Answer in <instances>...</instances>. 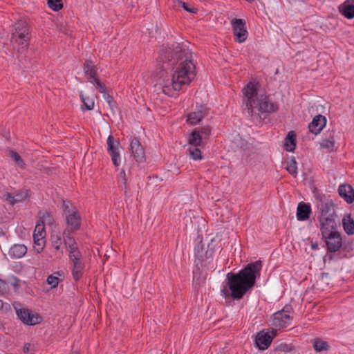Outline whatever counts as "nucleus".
I'll use <instances>...</instances> for the list:
<instances>
[{
	"mask_svg": "<svg viewBox=\"0 0 354 354\" xmlns=\"http://www.w3.org/2000/svg\"><path fill=\"white\" fill-rule=\"evenodd\" d=\"M156 73L162 91L169 96L189 84L195 77L192 54L178 43L162 46L157 59Z\"/></svg>",
	"mask_w": 354,
	"mask_h": 354,
	"instance_id": "obj_1",
	"label": "nucleus"
},
{
	"mask_svg": "<svg viewBox=\"0 0 354 354\" xmlns=\"http://www.w3.org/2000/svg\"><path fill=\"white\" fill-rule=\"evenodd\" d=\"M262 268L261 261L248 263L238 273L229 272L227 274L226 286L221 290L222 294L227 297L229 295L227 287L231 291V297L234 299L243 298L244 295L255 284L256 279L260 276Z\"/></svg>",
	"mask_w": 354,
	"mask_h": 354,
	"instance_id": "obj_2",
	"label": "nucleus"
},
{
	"mask_svg": "<svg viewBox=\"0 0 354 354\" xmlns=\"http://www.w3.org/2000/svg\"><path fill=\"white\" fill-rule=\"evenodd\" d=\"M257 88V84L252 82H248L243 87L242 106L243 111L252 120L261 121V113L274 112L278 109V106L270 102L266 95L259 94Z\"/></svg>",
	"mask_w": 354,
	"mask_h": 354,
	"instance_id": "obj_3",
	"label": "nucleus"
},
{
	"mask_svg": "<svg viewBox=\"0 0 354 354\" xmlns=\"http://www.w3.org/2000/svg\"><path fill=\"white\" fill-rule=\"evenodd\" d=\"M29 27L24 21H19L14 25L10 42L15 48L24 50L27 48L30 41Z\"/></svg>",
	"mask_w": 354,
	"mask_h": 354,
	"instance_id": "obj_4",
	"label": "nucleus"
},
{
	"mask_svg": "<svg viewBox=\"0 0 354 354\" xmlns=\"http://www.w3.org/2000/svg\"><path fill=\"white\" fill-rule=\"evenodd\" d=\"M211 133V128L204 126L201 128H195L187 138V142L190 146L202 147L205 144Z\"/></svg>",
	"mask_w": 354,
	"mask_h": 354,
	"instance_id": "obj_5",
	"label": "nucleus"
},
{
	"mask_svg": "<svg viewBox=\"0 0 354 354\" xmlns=\"http://www.w3.org/2000/svg\"><path fill=\"white\" fill-rule=\"evenodd\" d=\"M325 240L327 252L333 253L339 251L342 246V238L339 232H333L322 236Z\"/></svg>",
	"mask_w": 354,
	"mask_h": 354,
	"instance_id": "obj_6",
	"label": "nucleus"
},
{
	"mask_svg": "<svg viewBox=\"0 0 354 354\" xmlns=\"http://www.w3.org/2000/svg\"><path fill=\"white\" fill-rule=\"evenodd\" d=\"M234 35L239 43L245 41L248 37V31L245 28V21L241 19H233L231 21Z\"/></svg>",
	"mask_w": 354,
	"mask_h": 354,
	"instance_id": "obj_7",
	"label": "nucleus"
},
{
	"mask_svg": "<svg viewBox=\"0 0 354 354\" xmlns=\"http://www.w3.org/2000/svg\"><path fill=\"white\" fill-rule=\"evenodd\" d=\"M16 313L19 319L27 325H35L41 321V317L37 314H34L30 310L24 308H17Z\"/></svg>",
	"mask_w": 354,
	"mask_h": 354,
	"instance_id": "obj_8",
	"label": "nucleus"
},
{
	"mask_svg": "<svg viewBox=\"0 0 354 354\" xmlns=\"http://www.w3.org/2000/svg\"><path fill=\"white\" fill-rule=\"evenodd\" d=\"M120 142L115 140L112 135L107 138V151L111 157L113 164L118 167L120 164V154L119 152Z\"/></svg>",
	"mask_w": 354,
	"mask_h": 354,
	"instance_id": "obj_9",
	"label": "nucleus"
},
{
	"mask_svg": "<svg viewBox=\"0 0 354 354\" xmlns=\"http://www.w3.org/2000/svg\"><path fill=\"white\" fill-rule=\"evenodd\" d=\"M130 149L134 159L138 162H144L145 160V153L143 147L137 138L131 140Z\"/></svg>",
	"mask_w": 354,
	"mask_h": 354,
	"instance_id": "obj_10",
	"label": "nucleus"
},
{
	"mask_svg": "<svg viewBox=\"0 0 354 354\" xmlns=\"http://www.w3.org/2000/svg\"><path fill=\"white\" fill-rule=\"evenodd\" d=\"M207 115V108L204 106H200L196 111L191 112L187 115V122L192 125H195L200 122Z\"/></svg>",
	"mask_w": 354,
	"mask_h": 354,
	"instance_id": "obj_11",
	"label": "nucleus"
},
{
	"mask_svg": "<svg viewBox=\"0 0 354 354\" xmlns=\"http://www.w3.org/2000/svg\"><path fill=\"white\" fill-rule=\"evenodd\" d=\"M83 70L85 76L91 83L98 79L97 68L91 59H86L83 64Z\"/></svg>",
	"mask_w": 354,
	"mask_h": 354,
	"instance_id": "obj_12",
	"label": "nucleus"
},
{
	"mask_svg": "<svg viewBox=\"0 0 354 354\" xmlns=\"http://www.w3.org/2000/svg\"><path fill=\"white\" fill-rule=\"evenodd\" d=\"M319 222L322 236H326L330 232H337V223L334 218H319Z\"/></svg>",
	"mask_w": 354,
	"mask_h": 354,
	"instance_id": "obj_13",
	"label": "nucleus"
},
{
	"mask_svg": "<svg viewBox=\"0 0 354 354\" xmlns=\"http://www.w3.org/2000/svg\"><path fill=\"white\" fill-rule=\"evenodd\" d=\"M326 124V118L322 115H317L313 119L312 122L308 124L309 131L317 135L320 133Z\"/></svg>",
	"mask_w": 354,
	"mask_h": 354,
	"instance_id": "obj_14",
	"label": "nucleus"
},
{
	"mask_svg": "<svg viewBox=\"0 0 354 354\" xmlns=\"http://www.w3.org/2000/svg\"><path fill=\"white\" fill-rule=\"evenodd\" d=\"M273 337L268 333L261 331L257 333L255 344L260 350H265L268 348L272 341Z\"/></svg>",
	"mask_w": 354,
	"mask_h": 354,
	"instance_id": "obj_15",
	"label": "nucleus"
},
{
	"mask_svg": "<svg viewBox=\"0 0 354 354\" xmlns=\"http://www.w3.org/2000/svg\"><path fill=\"white\" fill-rule=\"evenodd\" d=\"M339 195L348 203L351 204L354 201V189L349 184H343L338 188Z\"/></svg>",
	"mask_w": 354,
	"mask_h": 354,
	"instance_id": "obj_16",
	"label": "nucleus"
},
{
	"mask_svg": "<svg viewBox=\"0 0 354 354\" xmlns=\"http://www.w3.org/2000/svg\"><path fill=\"white\" fill-rule=\"evenodd\" d=\"M67 227L72 230H77L80 227L81 217L77 210H73L72 213L66 216Z\"/></svg>",
	"mask_w": 354,
	"mask_h": 354,
	"instance_id": "obj_17",
	"label": "nucleus"
},
{
	"mask_svg": "<svg viewBox=\"0 0 354 354\" xmlns=\"http://www.w3.org/2000/svg\"><path fill=\"white\" fill-rule=\"evenodd\" d=\"M311 213V207L309 203L300 202L297 208V218L298 221H306Z\"/></svg>",
	"mask_w": 354,
	"mask_h": 354,
	"instance_id": "obj_18",
	"label": "nucleus"
},
{
	"mask_svg": "<svg viewBox=\"0 0 354 354\" xmlns=\"http://www.w3.org/2000/svg\"><path fill=\"white\" fill-rule=\"evenodd\" d=\"M320 216L319 218H334L335 211L332 203H322L319 206Z\"/></svg>",
	"mask_w": 354,
	"mask_h": 354,
	"instance_id": "obj_19",
	"label": "nucleus"
},
{
	"mask_svg": "<svg viewBox=\"0 0 354 354\" xmlns=\"http://www.w3.org/2000/svg\"><path fill=\"white\" fill-rule=\"evenodd\" d=\"M73 268L71 270L72 275L75 281H79L84 274V263L82 261H72Z\"/></svg>",
	"mask_w": 354,
	"mask_h": 354,
	"instance_id": "obj_20",
	"label": "nucleus"
},
{
	"mask_svg": "<svg viewBox=\"0 0 354 354\" xmlns=\"http://www.w3.org/2000/svg\"><path fill=\"white\" fill-rule=\"evenodd\" d=\"M342 226L348 235L354 234V218L351 214H346L342 218Z\"/></svg>",
	"mask_w": 354,
	"mask_h": 354,
	"instance_id": "obj_21",
	"label": "nucleus"
},
{
	"mask_svg": "<svg viewBox=\"0 0 354 354\" xmlns=\"http://www.w3.org/2000/svg\"><path fill=\"white\" fill-rule=\"evenodd\" d=\"M26 252L27 248L23 244H15L12 245L9 250L10 256L16 259L23 257Z\"/></svg>",
	"mask_w": 354,
	"mask_h": 354,
	"instance_id": "obj_22",
	"label": "nucleus"
},
{
	"mask_svg": "<svg viewBox=\"0 0 354 354\" xmlns=\"http://www.w3.org/2000/svg\"><path fill=\"white\" fill-rule=\"evenodd\" d=\"M335 142V131L333 130L322 140L320 142V146L322 149H326L330 151L333 149Z\"/></svg>",
	"mask_w": 354,
	"mask_h": 354,
	"instance_id": "obj_23",
	"label": "nucleus"
},
{
	"mask_svg": "<svg viewBox=\"0 0 354 354\" xmlns=\"http://www.w3.org/2000/svg\"><path fill=\"white\" fill-rule=\"evenodd\" d=\"M284 146L288 151H293L296 147V133L293 131L288 132L285 138Z\"/></svg>",
	"mask_w": 354,
	"mask_h": 354,
	"instance_id": "obj_24",
	"label": "nucleus"
},
{
	"mask_svg": "<svg viewBox=\"0 0 354 354\" xmlns=\"http://www.w3.org/2000/svg\"><path fill=\"white\" fill-rule=\"evenodd\" d=\"M274 316V324L280 327H286L288 324V321L291 319L289 315L279 311L275 313Z\"/></svg>",
	"mask_w": 354,
	"mask_h": 354,
	"instance_id": "obj_25",
	"label": "nucleus"
},
{
	"mask_svg": "<svg viewBox=\"0 0 354 354\" xmlns=\"http://www.w3.org/2000/svg\"><path fill=\"white\" fill-rule=\"evenodd\" d=\"M62 239L59 234H53L51 236V245L58 252L59 257L64 254L62 248Z\"/></svg>",
	"mask_w": 354,
	"mask_h": 354,
	"instance_id": "obj_26",
	"label": "nucleus"
},
{
	"mask_svg": "<svg viewBox=\"0 0 354 354\" xmlns=\"http://www.w3.org/2000/svg\"><path fill=\"white\" fill-rule=\"evenodd\" d=\"M340 12L347 19H353L354 17V4H343L339 7Z\"/></svg>",
	"mask_w": 354,
	"mask_h": 354,
	"instance_id": "obj_27",
	"label": "nucleus"
},
{
	"mask_svg": "<svg viewBox=\"0 0 354 354\" xmlns=\"http://www.w3.org/2000/svg\"><path fill=\"white\" fill-rule=\"evenodd\" d=\"M313 347L317 352L328 351L330 348L328 343L320 339H315L313 341Z\"/></svg>",
	"mask_w": 354,
	"mask_h": 354,
	"instance_id": "obj_28",
	"label": "nucleus"
},
{
	"mask_svg": "<svg viewBox=\"0 0 354 354\" xmlns=\"http://www.w3.org/2000/svg\"><path fill=\"white\" fill-rule=\"evenodd\" d=\"M39 215L40 220L39 222L41 224H43L44 225L46 224L48 225H52L53 224L54 218L50 213L48 212H40Z\"/></svg>",
	"mask_w": 354,
	"mask_h": 354,
	"instance_id": "obj_29",
	"label": "nucleus"
},
{
	"mask_svg": "<svg viewBox=\"0 0 354 354\" xmlns=\"http://www.w3.org/2000/svg\"><path fill=\"white\" fill-rule=\"evenodd\" d=\"M199 147L190 146L188 149L189 156L194 160L202 159V153Z\"/></svg>",
	"mask_w": 354,
	"mask_h": 354,
	"instance_id": "obj_30",
	"label": "nucleus"
},
{
	"mask_svg": "<svg viewBox=\"0 0 354 354\" xmlns=\"http://www.w3.org/2000/svg\"><path fill=\"white\" fill-rule=\"evenodd\" d=\"M194 254L196 257L202 262L207 258V251L202 245H197L194 249Z\"/></svg>",
	"mask_w": 354,
	"mask_h": 354,
	"instance_id": "obj_31",
	"label": "nucleus"
},
{
	"mask_svg": "<svg viewBox=\"0 0 354 354\" xmlns=\"http://www.w3.org/2000/svg\"><path fill=\"white\" fill-rule=\"evenodd\" d=\"M9 154L10 156L12 158L14 161L16 162V163L20 168L25 169L26 164L18 153L13 150H10Z\"/></svg>",
	"mask_w": 354,
	"mask_h": 354,
	"instance_id": "obj_32",
	"label": "nucleus"
},
{
	"mask_svg": "<svg viewBox=\"0 0 354 354\" xmlns=\"http://www.w3.org/2000/svg\"><path fill=\"white\" fill-rule=\"evenodd\" d=\"M286 170L290 174L293 176H296L297 174V162L295 158H291L288 162L286 166Z\"/></svg>",
	"mask_w": 354,
	"mask_h": 354,
	"instance_id": "obj_33",
	"label": "nucleus"
},
{
	"mask_svg": "<svg viewBox=\"0 0 354 354\" xmlns=\"http://www.w3.org/2000/svg\"><path fill=\"white\" fill-rule=\"evenodd\" d=\"M80 97L86 110L90 111L93 109L94 101L93 100H90L88 97H85L82 92L80 93Z\"/></svg>",
	"mask_w": 354,
	"mask_h": 354,
	"instance_id": "obj_34",
	"label": "nucleus"
},
{
	"mask_svg": "<svg viewBox=\"0 0 354 354\" xmlns=\"http://www.w3.org/2000/svg\"><path fill=\"white\" fill-rule=\"evenodd\" d=\"M48 6L54 11H58L62 8V0H48Z\"/></svg>",
	"mask_w": 354,
	"mask_h": 354,
	"instance_id": "obj_35",
	"label": "nucleus"
},
{
	"mask_svg": "<svg viewBox=\"0 0 354 354\" xmlns=\"http://www.w3.org/2000/svg\"><path fill=\"white\" fill-rule=\"evenodd\" d=\"M174 6L175 8L182 7L186 11H187L189 12H191V13H196L197 10H198L195 8H190V7H189L188 5L186 3H185V2L182 1H180V0H177L176 1H175Z\"/></svg>",
	"mask_w": 354,
	"mask_h": 354,
	"instance_id": "obj_36",
	"label": "nucleus"
},
{
	"mask_svg": "<svg viewBox=\"0 0 354 354\" xmlns=\"http://www.w3.org/2000/svg\"><path fill=\"white\" fill-rule=\"evenodd\" d=\"M45 229L44 225L43 224H41L39 222L37 223L36 225L33 236H35L37 237H41L44 238L45 236Z\"/></svg>",
	"mask_w": 354,
	"mask_h": 354,
	"instance_id": "obj_37",
	"label": "nucleus"
},
{
	"mask_svg": "<svg viewBox=\"0 0 354 354\" xmlns=\"http://www.w3.org/2000/svg\"><path fill=\"white\" fill-rule=\"evenodd\" d=\"M33 239H34L35 244L37 246V248L36 249L38 252H40L43 250L44 246V243H45L44 238H42V236L37 237L35 236H33Z\"/></svg>",
	"mask_w": 354,
	"mask_h": 354,
	"instance_id": "obj_38",
	"label": "nucleus"
},
{
	"mask_svg": "<svg viewBox=\"0 0 354 354\" xmlns=\"http://www.w3.org/2000/svg\"><path fill=\"white\" fill-rule=\"evenodd\" d=\"M64 213L65 216L72 213L73 210H77L75 207L72 205L70 201H63Z\"/></svg>",
	"mask_w": 354,
	"mask_h": 354,
	"instance_id": "obj_39",
	"label": "nucleus"
},
{
	"mask_svg": "<svg viewBox=\"0 0 354 354\" xmlns=\"http://www.w3.org/2000/svg\"><path fill=\"white\" fill-rule=\"evenodd\" d=\"M69 259L71 261H82V255L79 249L74 251L73 253L69 254Z\"/></svg>",
	"mask_w": 354,
	"mask_h": 354,
	"instance_id": "obj_40",
	"label": "nucleus"
},
{
	"mask_svg": "<svg viewBox=\"0 0 354 354\" xmlns=\"http://www.w3.org/2000/svg\"><path fill=\"white\" fill-rule=\"evenodd\" d=\"M59 281V278L53 275H50L47 278V283L50 285L53 288H56L58 286Z\"/></svg>",
	"mask_w": 354,
	"mask_h": 354,
	"instance_id": "obj_41",
	"label": "nucleus"
},
{
	"mask_svg": "<svg viewBox=\"0 0 354 354\" xmlns=\"http://www.w3.org/2000/svg\"><path fill=\"white\" fill-rule=\"evenodd\" d=\"M94 83L100 89V92L102 93L103 95L107 93L106 86L100 82L99 78L95 79V81H94L93 84Z\"/></svg>",
	"mask_w": 354,
	"mask_h": 354,
	"instance_id": "obj_42",
	"label": "nucleus"
},
{
	"mask_svg": "<svg viewBox=\"0 0 354 354\" xmlns=\"http://www.w3.org/2000/svg\"><path fill=\"white\" fill-rule=\"evenodd\" d=\"M26 193H19L14 195L15 203L24 201L26 198Z\"/></svg>",
	"mask_w": 354,
	"mask_h": 354,
	"instance_id": "obj_43",
	"label": "nucleus"
},
{
	"mask_svg": "<svg viewBox=\"0 0 354 354\" xmlns=\"http://www.w3.org/2000/svg\"><path fill=\"white\" fill-rule=\"evenodd\" d=\"M75 230H72L71 228L69 227H67L66 229L64 230V232H63V239H64V241L66 239H70L71 238V233L73 232H74Z\"/></svg>",
	"mask_w": 354,
	"mask_h": 354,
	"instance_id": "obj_44",
	"label": "nucleus"
},
{
	"mask_svg": "<svg viewBox=\"0 0 354 354\" xmlns=\"http://www.w3.org/2000/svg\"><path fill=\"white\" fill-rule=\"evenodd\" d=\"M104 98L109 104V106L112 108V103H113V98L111 95H110L109 93H106L104 95Z\"/></svg>",
	"mask_w": 354,
	"mask_h": 354,
	"instance_id": "obj_45",
	"label": "nucleus"
},
{
	"mask_svg": "<svg viewBox=\"0 0 354 354\" xmlns=\"http://www.w3.org/2000/svg\"><path fill=\"white\" fill-rule=\"evenodd\" d=\"M120 177L122 178L123 183L124 185V189H125V193L127 192V182L126 178V174L125 171L122 169L120 174Z\"/></svg>",
	"mask_w": 354,
	"mask_h": 354,
	"instance_id": "obj_46",
	"label": "nucleus"
},
{
	"mask_svg": "<svg viewBox=\"0 0 354 354\" xmlns=\"http://www.w3.org/2000/svg\"><path fill=\"white\" fill-rule=\"evenodd\" d=\"M64 241V244L68 247L77 243L73 237H71L70 239H66Z\"/></svg>",
	"mask_w": 354,
	"mask_h": 354,
	"instance_id": "obj_47",
	"label": "nucleus"
},
{
	"mask_svg": "<svg viewBox=\"0 0 354 354\" xmlns=\"http://www.w3.org/2000/svg\"><path fill=\"white\" fill-rule=\"evenodd\" d=\"M6 200H8L12 205H14L15 204V201H14V196L10 194V193H8L6 195Z\"/></svg>",
	"mask_w": 354,
	"mask_h": 354,
	"instance_id": "obj_48",
	"label": "nucleus"
},
{
	"mask_svg": "<svg viewBox=\"0 0 354 354\" xmlns=\"http://www.w3.org/2000/svg\"><path fill=\"white\" fill-rule=\"evenodd\" d=\"M32 350V345L30 343L25 344L24 346V353H29Z\"/></svg>",
	"mask_w": 354,
	"mask_h": 354,
	"instance_id": "obj_49",
	"label": "nucleus"
},
{
	"mask_svg": "<svg viewBox=\"0 0 354 354\" xmlns=\"http://www.w3.org/2000/svg\"><path fill=\"white\" fill-rule=\"evenodd\" d=\"M69 254L73 253L74 251H76L78 250L77 244L72 245L68 247Z\"/></svg>",
	"mask_w": 354,
	"mask_h": 354,
	"instance_id": "obj_50",
	"label": "nucleus"
},
{
	"mask_svg": "<svg viewBox=\"0 0 354 354\" xmlns=\"http://www.w3.org/2000/svg\"><path fill=\"white\" fill-rule=\"evenodd\" d=\"M291 307L289 306H286L283 307V308L280 311V312H282L284 314H288V313H290L291 312Z\"/></svg>",
	"mask_w": 354,
	"mask_h": 354,
	"instance_id": "obj_51",
	"label": "nucleus"
},
{
	"mask_svg": "<svg viewBox=\"0 0 354 354\" xmlns=\"http://www.w3.org/2000/svg\"><path fill=\"white\" fill-rule=\"evenodd\" d=\"M6 283L3 280L0 279V292L4 289Z\"/></svg>",
	"mask_w": 354,
	"mask_h": 354,
	"instance_id": "obj_52",
	"label": "nucleus"
},
{
	"mask_svg": "<svg viewBox=\"0 0 354 354\" xmlns=\"http://www.w3.org/2000/svg\"><path fill=\"white\" fill-rule=\"evenodd\" d=\"M318 248L317 243L312 244L313 249H317Z\"/></svg>",
	"mask_w": 354,
	"mask_h": 354,
	"instance_id": "obj_53",
	"label": "nucleus"
},
{
	"mask_svg": "<svg viewBox=\"0 0 354 354\" xmlns=\"http://www.w3.org/2000/svg\"><path fill=\"white\" fill-rule=\"evenodd\" d=\"M286 345H280L279 348L281 351H284V347H286Z\"/></svg>",
	"mask_w": 354,
	"mask_h": 354,
	"instance_id": "obj_54",
	"label": "nucleus"
},
{
	"mask_svg": "<svg viewBox=\"0 0 354 354\" xmlns=\"http://www.w3.org/2000/svg\"><path fill=\"white\" fill-rule=\"evenodd\" d=\"M3 307V303L1 300H0V310H1Z\"/></svg>",
	"mask_w": 354,
	"mask_h": 354,
	"instance_id": "obj_55",
	"label": "nucleus"
},
{
	"mask_svg": "<svg viewBox=\"0 0 354 354\" xmlns=\"http://www.w3.org/2000/svg\"><path fill=\"white\" fill-rule=\"evenodd\" d=\"M198 272H199V268H197V269L196 270V271H194V276H195Z\"/></svg>",
	"mask_w": 354,
	"mask_h": 354,
	"instance_id": "obj_56",
	"label": "nucleus"
}]
</instances>
